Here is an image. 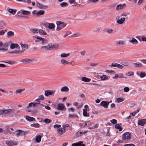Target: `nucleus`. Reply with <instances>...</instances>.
Wrapping results in <instances>:
<instances>
[{
    "label": "nucleus",
    "instance_id": "45",
    "mask_svg": "<svg viewBox=\"0 0 146 146\" xmlns=\"http://www.w3.org/2000/svg\"><path fill=\"white\" fill-rule=\"evenodd\" d=\"M60 5L62 7H67L68 6V4L65 2H62L60 3Z\"/></svg>",
    "mask_w": 146,
    "mask_h": 146
},
{
    "label": "nucleus",
    "instance_id": "54",
    "mask_svg": "<svg viewBox=\"0 0 146 146\" xmlns=\"http://www.w3.org/2000/svg\"><path fill=\"white\" fill-rule=\"evenodd\" d=\"M139 111V110H136V111H134V112H133V113H130V114H131L133 116H134L137 113H138Z\"/></svg>",
    "mask_w": 146,
    "mask_h": 146
},
{
    "label": "nucleus",
    "instance_id": "47",
    "mask_svg": "<svg viewBox=\"0 0 146 146\" xmlns=\"http://www.w3.org/2000/svg\"><path fill=\"white\" fill-rule=\"evenodd\" d=\"M43 121L46 124H48L50 122L51 120L48 119L46 118Z\"/></svg>",
    "mask_w": 146,
    "mask_h": 146
},
{
    "label": "nucleus",
    "instance_id": "13",
    "mask_svg": "<svg viewBox=\"0 0 146 146\" xmlns=\"http://www.w3.org/2000/svg\"><path fill=\"white\" fill-rule=\"evenodd\" d=\"M146 123V119H141L139 120L138 121V124L139 125L142 126H143Z\"/></svg>",
    "mask_w": 146,
    "mask_h": 146
},
{
    "label": "nucleus",
    "instance_id": "30",
    "mask_svg": "<svg viewBox=\"0 0 146 146\" xmlns=\"http://www.w3.org/2000/svg\"><path fill=\"white\" fill-rule=\"evenodd\" d=\"M61 63L64 65L68 64L70 62L65 60L64 59H62L60 60Z\"/></svg>",
    "mask_w": 146,
    "mask_h": 146
},
{
    "label": "nucleus",
    "instance_id": "53",
    "mask_svg": "<svg viewBox=\"0 0 146 146\" xmlns=\"http://www.w3.org/2000/svg\"><path fill=\"white\" fill-rule=\"evenodd\" d=\"M118 64H119L117 63H112L111 65V66L117 68L118 67Z\"/></svg>",
    "mask_w": 146,
    "mask_h": 146
},
{
    "label": "nucleus",
    "instance_id": "38",
    "mask_svg": "<svg viewBox=\"0 0 146 146\" xmlns=\"http://www.w3.org/2000/svg\"><path fill=\"white\" fill-rule=\"evenodd\" d=\"M70 55L69 53L66 54L65 53H63L61 54L60 55V56L62 58H64L69 56Z\"/></svg>",
    "mask_w": 146,
    "mask_h": 146
},
{
    "label": "nucleus",
    "instance_id": "32",
    "mask_svg": "<svg viewBox=\"0 0 146 146\" xmlns=\"http://www.w3.org/2000/svg\"><path fill=\"white\" fill-rule=\"evenodd\" d=\"M91 79L89 78L85 77H83L82 78V80L84 82H88L91 81Z\"/></svg>",
    "mask_w": 146,
    "mask_h": 146
},
{
    "label": "nucleus",
    "instance_id": "10",
    "mask_svg": "<svg viewBox=\"0 0 146 146\" xmlns=\"http://www.w3.org/2000/svg\"><path fill=\"white\" fill-rule=\"evenodd\" d=\"M37 7L40 9H46L48 8L47 5H45L41 3L37 2Z\"/></svg>",
    "mask_w": 146,
    "mask_h": 146
},
{
    "label": "nucleus",
    "instance_id": "57",
    "mask_svg": "<svg viewBox=\"0 0 146 146\" xmlns=\"http://www.w3.org/2000/svg\"><path fill=\"white\" fill-rule=\"evenodd\" d=\"M123 90L125 92H127L129 91V89L128 87H125L124 88Z\"/></svg>",
    "mask_w": 146,
    "mask_h": 146
},
{
    "label": "nucleus",
    "instance_id": "12",
    "mask_svg": "<svg viewBox=\"0 0 146 146\" xmlns=\"http://www.w3.org/2000/svg\"><path fill=\"white\" fill-rule=\"evenodd\" d=\"M116 44L117 45H123L125 44V41L122 40H119L115 42Z\"/></svg>",
    "mask_w": 146,
    "mask_h": 146
},
{
    "label": "nucleus",
    "instance_id": "23",
    "mask_svg": "<svg viewBox=\"0 0 146 146\" xmlns=\"http://www.w3.org/2000/svg\"><path fill=\"white\" fill-rule=\"evenodd\" d=\"M25 118L27 120L29 121H35V118L28 115L26 116Z\"/></svg>",
    "mask_w": 146,
    "mask_h": 146
},
{
    "label": "nucleus",
    "instance_id": "17",
    "mask_svg": "<svg viewBox=\"0 0 146 146\" xmlns=\"http://www.w3.org/2000/svg\"><path fill=\"white\" fill-rule=\"evenodd\" d=\"M83 130H80L77 132L74 135L75 138H77L81 136L83 134Z\"/></svg>",
    "mask_w": 146,
    "mask_h": 146
},
{
    "label": "nucleus",
    "instance_id": "48",
    "mask_svg": "<svg viewBox=\"0 0 146 146\" xmlns=\"http://www.w3.org/2000/svg\"><path fill=\"white\" fill-rule=\"evenodd\" d=\"M80 35V34L79 33H77L73 34L71 36L73 37H77Z\"/></svg>",
    "mask_w": 146,
    "mask_h": 146
},
{
    "label": "nucleus",
    "instance_id": "55",
    "mask_svg": "<svg viewBox=\"0 0 146 146\" xmlns=\"http://www.w3.org/2000/svg\"><path fill=\"white\" fill-rule=\"evenodd\" d=\"M3 46L6 48H7L9 46V44L8 43H5L4 44Z\"/></svg>",
    "mask_w": 146,
    "mask_h": 146
},
{
    "label": "nucleus",
    "instance_id": "19",
    "mask_svg": "<svg viewBox=\"0 0 146 146\" xmlns=\"http://www.w3.org/2000/svg\"><path fill=\"white\" fill-rule=\"evenodd\" d=\"M34 60V59L31 60L29 59L25 58L22 60V61L24 63H31Z\"/></svg>",
    "mask_w": 146,
    "mask_h": 146
},
{
    "label": "nucleus",
    "instance_id": "63",
    "mask_svg": "<svg viewBox=\"0 0 146 146\" xmlns=\"http://www.w3.org/2000/svg\"><path fill=\"white\" fill-rule=\"evenodd\" d=\"M8 50V48H6L4 47L0 48V50L6 51Z\"/></svg>",
    "mask_w": 146,
    "mask_h": 146
},
{
    "label": "nucleus",
    "instance_id": "20",
    "mask_svg": "<svg viewBox=\"0 0 146 146\" xmlns=\"http://www.w3.org/2000/svg\"><path fill=\"white\" fill-rule=\"evenodd\" d=\"M129 41L131 43L133 44H137L138 42V41L135 38H133L131 40H129Z\"/></svg>",
    "mask_w": 146,
    "mask_h": 146
},
{
    "label": "nucleus",
    "instance_id": "29",
    "mask_svg": "<svg viewBox=\"0 0 146 146\" xmlns=\"http://www.w3.org/2000/svg\"><path fill=\"white\" fill-rule=\"evenodd\" d=\"M55 27L54 24L53 23H49L48 25V28L50 29H54Z\"/></svg>",
    "mask_w": 146,
    "mask_h": 146
},
{
    "label": "nucleus",
    "instance_id": "8",
    "mask_svg": "<svg viewBox=\"0 0 146 146\" xmlns=\"http://www.w3.org/2000/svg\"><path fill=\"white\" fill-rule=\"evenodd\" d=\"M126 7V5L125 4H123V5L120 4L117 5L116 9L117 11L125 9Z\"/></svg>",
    "mask_w": 146,
    "mask_h": 146
},
{
    "label": "nucleus",
    "instance_id": "16",
    "mask_svg": "<svg viewBox=\"0 0 146 146\" xmlns=\"http://www.w3.org/2000/svg\"><path fill=\"white\" fill-rule=\"evenodd\" d=\"M50 50L57 49L59 47V45L57 44H50Z\"/></svg>",
    "mask_w": 146,
    "mask_h": 146
},
{
    "label": "nucleus",
    "instance_id": "5",
    "mask_svg": "<svg viewBox=\"0 0 146 146\" xmlns=\"http://www.w3.org/2000/svg\"><path fill=\"white\" fill-rule=\"evenodd\" d=\"M55 92L56 90H46L45 91L44 95L46 97L50 95L54 96Z\"/></svg>",
    "mask_w": 146,
    "mask_h": 146
},
{
    "label": "nucleus",
    "instance_id": "40",
    "mask_svg": "<svg viewBox=\"0 0 146 146\" xmlns=\"http://www.w3.org/2000/svg\"><path fill=\"white\" fill-rule=\"evenodd\" d=\"M22 13L23 15H27L30 14V12L29 11L23 10H22Z\"/></svg>",
    "mask_w": 146,
    "mask_h": 146
},
{
    "label": "nucleus",
    "instance_id": "41",
    "mask_svg": "<svg viewBox=\"0 0 146 146\" xmlns=\"http://www.w3.org/2000/svg\"><path fill=\"white\" fill-rule=\"evenodd\" d=\"M124 99L123 98H118L116 99V101L118 103L121 102L123 101Z\"/></svg>",
    "mask_w": 146,
    "mask_h": 146
},
{
    "label": "nucleus",
    "instance_id": "22",
    "mask_svg": "<svg viewBox=\"0 0 146 146\" xmlns=\"http://www.w3.org/2000/svg\"><path fill=\"white\" fill-rule=\"evenodd\" d=\"M64 105L62 103H59L57 105V109L59 110H63L64 107Z\"/></svg>",
    "mask_w": 146,
    "mask_h": 146
},
{
    "label": "nucleus",
    "instance_id": "56",
    "mask_svg": "<svg viewBox=\"0 0 146 146\" xmlns=\"http://www.w3.org/2000/svg\"><path fill=\"white\" fill-rule=\"evenodd\" d=\"M126 74L129 76H132L134 74V73L131 71H129L126 73Z\"/></svg>",
    "mask_w": 146,
    "mask_h": 146
},
{
    "label": "nucleus",
    "instance_id": "44",
    "mask_svg": "<svg viewBox=\"0 0 146 146\" xmlns=\"http://www.w3.org/2000/svg\"><path fill=\"white\" fill-rule=\"evenodd\" d=\"M14 51V53L16 54H19V53H23L25 51V50H15Z\"/></svg>",
    "mask_w": 146,
    "mask_h": 146
},
{
    "label": "nucleus",
    "instance_id": "15",
    "mask_svg": "<svg viewBox=\"0 0 146 146\" xmlns=\"http://www.w3.org/2000/svg\"><path fill=\"white\" fill-rule=\"evenodd\" d=\"M109 102L102 101L100 104V105L106 108L108 107Z\"/></svg>",
    "mask_w": 146,
    "mask_h": 146
},
{
    "label": "nucleus",
    "instance_id": "49",
    "mask_svg": "<svg viewBox=\"0 0 146 146\" xmlns=\"http://www.w3.org/2000/svg\"><path fill=\"white\" fill-rule=\"evenodd\" d=\"M77 116V115L76 114H69L68 115V116L70 118H73L74 117H76Z\"/></svg>",
    "mask_w": 146,
    "mask_h": 146
},
{
    "label": "nucleus",
    "instance_id": "61",
    "mask_svg": "<svg viewBox=\"0 0 146 146\" xmlns=\"http://www.w3.org/2000/svg\"><path fill=\"white\" fill-rule=\"evenodd\" d=\"M49 23L48 22H44L42 23V24L44 26L48 27V25Z\"/></svg>",
    "mask_w": 146,
    "mask_h": 146
},
{
    "label": "nucleus",
    "instance_id": "33",
    "mask_svg": "<svg viewBox=\"0 0 146 146\" xmlns=\"http://www.w3.org/2000/svg\"><path fill=\"white\" fill-rule=\"evenodd\" d=\"M19 46V45L17 44H12L10 46V48L12 49H13L15 48H17Z\"/></svg>",
    "mask_w": 146,
    "mask_h": 146
},
{
    "label": "nucleus",
    "instance_id": "43",
    "mask_svg": "<svg viewBox=\"0 0 146 146\" xmlns=\"http://www.w3.org/2000/svg\"><path fill=\"white\" fill-rule=\"evenodd\" d=\"M2 62H5L10 64H15V62L14 61L7 60L6 61H3Z\"/></svg>",
    "mask_w": 146,
    "mask_h": 146
},
{
    "label": "nucleus",
    "instance_id": "26",
    "mask_svg": "<svg viewBox=\"0 0 146 146\" xmlns=\"http://www.w3.org/2000/svg\"><path fill=\"white\" fill-rule=\"evenodd\" d=\"M69 90V88L66 86L62 87L61 89V91L62 92H68Z\"/></svg>",
    "mask_w": 146,
    "mask_h": 146
},
{
    "label": "nucleus",
    "instance_id": "25",
    "mask_svg": "<svg viewBox=\"0 0 146 146\" xmlns=\"http://www.w3.org/2000/svg\"><path fill=\"white\" fill-rule=\"evenodd\" d=\"M40 48L42 50H50V44H48L46 46H42V47H41Z\"/></svg>",
    "mask_w": 146,
    "mask_h": 146
},
{
    "label": "nucleus",
    "instance_id": "36",
    "mask_svg": "<svg viewBox=\"0 0 146 146\" xmlns=\"http://www.w3.org/2000/svg\"><path fill=\"white\" fill-rule=\"evenodd\" d=\"M115 128L119 129V131H121L122 130V128L121 126L118 124H116L115 125Z\"/></svg>",
    "mask_w": 146,
    "mask_h": 146
},
{
    "label": "nucleus",
    "instance_id": "52",
    "mask_svg": "<svg viewBox=\"0 0 146 146\" xmlns=\"http://www.w3.org/2000/svg\"><path fill=\"white\" fill-rule=\"evenodd\" d=\"M31 31L32 34H34L36 33V29H32Z\"/></svg>",
    "mask_w": 146,
    "mask_h": 146
},
{
    "label": "nucleus",
    "instance_id": "2",
    "mask_svg": "<svg viewBox=\"0 0 146 146\" xmlns=\"http://www.w3.org/2000/svg\"><path fill=\"white\" fill-rule=\"evenodd\" d=\"M56 24L57 25L56 30L57 31H60L63 28H64L66 25V24L64 22L60 21H56Z\"/></svg>",
    "mask_w": 146,
    "mask_h": 146
},
{
    "label": "nucleus",
    "instance_id": "51",
    "mask_svg": "<svg viewBox=\"0 0 146 146\" xmlns=\"http://www.w3.org/2000/svg\"><path fill=\"white\" fill-rule=\"evenodd\" d=\"M146 76V74L145 72H142L140 73V77L141 78H143Z\"/></svg>",
    "mask_w": 146,
    "mask_h": 146
},
{
    "label": "nucleus",
    "instance_id": "27",
    "mask_svg": "<svg viewBox=\"0 0 146 146\" xmlns=\"http://www.w3.org/2000/svg\"><path fill=\"white\" fill-rule=\"evenodd\" d=\"M100 78L101 80L104 81L108 80V79L110 78V77L106 75H104L102 76H100Z\"/></svg>",
    "mask_w": 146,
    "mask_h": 146
},
{
    "label": "nucleus",
    "instance_id": "58",
    "mask_svg": "<svg viewBox=\"0 0 146 146\" xmlns=\"http://www.w3.org/2000/svg\"><path fill=\"white\" fill-rule=\"evenodd\" d=\"M144 3V1L143 0H139L138 2V5H140L141 4L143 3Z\"/></svg>",
    "mask_w": 146,
    "mask_h": 146
},
{
    "label": "nucleus",
    "instance_id": "7",
    "mask_svg": "<svg viewBox=\"0 0 146 146\" xmlns=\"http://www.w3.org/2000/svg\"><path fill=\"white\" fill-rule=\"evenodd\" d=\"M58 133L59 135H61L64 134L66 131V129L63 128H58L57 129Z\"/></svg>",
    "mask_w": 146,
    "mask_h": 146
},
{
    "label": "nucleus",
    "instance_id": "21",
    "mask_svg": "<svg viewBox=\"0 0 146 146\" xmlns=\"http://www.w3.org/2000/svg\"><path fill=\"white\" fill-rule=\"evenodd\" d=\"M7 10L12 15H14L16 12L17 10L16 9H12L9 7L7 8Z\"/></svg>",
    "mask_w": 146,
    "mask_h": 146
},
{
    "label": "nucleus",
    "instance_id": "42",
    "mask_svg": "<svg viewBox=\"0 0 146 146\" xmlns=\"http://www.w3.org/2000/svg\"><path fill=\"white\" fill-rule=\"evenodd\" d=\"M25 90V89H18L16 90V94H21Z\"/></svg>",
    "mask_w": 146,
    "mask_h": 146
},
{
    "label": "nucleus",
    "instance_id": "6",
    "mask_svg": "<svg viewBox=\"0 0 146 146\" xmlns=\"http://www.w3.org/2000/svg\"><path fill=\"white\" fill-rule=\"evenodd\" d=\"M37 42H41L42 44H46L48 42L47 39L42 38L40 36H37Z\"/></svg>",
    "mask_w": 146,
    "mask_h": 146
},
{
    "label": "nucleus",
    "instance_id": "62",
    "mask_svg": "<svg viewBox=\"0 0 146 146\" xmlns=\"http://www.w3.org/2000/svg\"><path fill=\"white\" fill-rule=\"evenodd\" d=\"M61 126V125L59 124H55L54 125V127L55 128H60Z\"/></svg>",
    "mask_w": 146,
    "mask_h": 146
},
{
    "label": "nucleus",
    "instance_id": "37",
    "mask_svg": "<svg viewBox=\"0 0 146 146\" xmlns=\"http://www.w3.org/2000/svg\"><path fill=\"white\" fill-rule=\"evenodd\" d=\"M14 32L12 31H9L7 33V35L8 37H10L13 36L14 35Z\"/></svg>",
    "mask_w": 146,
    "mask_h": 146
},
{
    "label": "nucleus",
    "instance_id": "46",
    "mask_svg": "<svg viewBox=\"0 0 146 146\" xmlns=\"http://www.w3.org/2000/svg\"><path fill=\"white\" fill-rule=\"evenodd\" d=\"M79 126L81 128H83L87 126V123H80L79 124Z\"/></svg>",
    "mask_w": 146,
    "mask_h": 146
},
{
    "label": "nucleus",
    "instance_id": "60",
    "mask_svg": "<svg viewBox=\"0 0 146 146\" xmlns=\"http://www.w3.org/2000/svg\"><path fill=\"white\" fill-rule=\"evenodd\" d=\"M139 61H140L141 62H142L143 64H146V59H139Z\"/></svg>",
    "mask_w": 146,
    "mask_h": 146
},
{
    "label": "nucleus",
    "instance_id": "9",
    "mask_svg": "<svg viewBox=\"0 0 146 146\" xmlns=\"http://www.w3.org/2000/svg\"><path fill=\"white\" fill-rule=\"evenodd\" d=\"M15 135L17 137H19L20 135H24L26 133L24 131L21 130H18L16 131Z\"/></svg>",
    "mask_w": 146,
    "mask_h": 146
},
{
    "label": "nucleus",
    "instance_id": "28",
    "mask_svg": "<svg viewBox=\"0 0 146 146\" xmlns=\"http://www.w3.org/2000/svg\"><path fill=\"white\" fill-rule=\"evenodd\" d=\"M38 32L40 35H46L47 34V33L44 31L42 29H39Z\"/></svg>",
    "mask_w": 146,
    "mask_h": 146
},
{
    "label": "nucleus",
    "instance_id": "59",
    "mask_svg": "<svg viewBox=\"0 0 146 146\" xmlns=\"http://www.w3.org/2000/svg\"><path fill=\"white\" fill-rule=\"evenodd\" d=\"M110 121L113 124H115L117 122V120L115 119H113Z\"/></svg>",
    "mask_w": 146,
    "mask_h": 146
},
{
    "label": "nucleus",
    "instance_id": "35",
    "mask_svg": "<svg viewBox=\"0 0 146 146\" xmlns=\"http://www.w3.org/2000/svg\"><path fill=\"white\" fill-rule=\"evenodd\" d=\"M87 110L86 109H84L83 110V114L84 116L89 117V114H88L86 112Z\"/></svg>",
    "mask_w": 146,
    "mask_h": 146
},
{
    "label": "nucleus",
    "instance_id": "18",
    "mask_svg": "<svg viewBox=\"0 0 146 146\" xmlns=\"http://www.w3.org/2000/svg\"><path fill=\"white\" fill-rule=\"evenodd\" d=\"M82 141H79L72 144V146H86L84 144L82 143Z\"/></svg>",
    "mask_w": 146,
    "mask_h": 146
},
{
    "label": "nucleus",
    "instance_id": "39",
    "mask_svg": "<svg viewBox=\"0 0 146 146\" xmlns=\"http://www.w3.org/2000/svg\"><path fill=\"white\" fill-rule=\"evenodd\" d=\"M43 136V134H42L41 135H37V143H39L41 140L42 137Z\"/></svg>",
    "mask_w": 146,
    "mask_h": 146
},
{
    "label": "nucleus",
    "instance_id": "14",
    "mask_svg": "<svg viewBox=\"0 0 146 146\" xmlns=\"http://www.w3.org/2000/svg\"><path fill=\"white\" fill-rule=\"evenodd\" d=\"M125 20V18L124 17H121L120 19L117 20V23L119 24H122Z\"/></svg>",
    "mask_w": 146,
    "mask_h": 146
},
{
    "label": "nucleus",
    "instance_id": "31",
    "mask_svg": "<svg viewBox=\"0 0 146 146\" xmlns=\"http://www.w3.org/2000/svg\"><path fill=\"white\" fill-rule=\"evenodd\" d=\"M20 45L22 49V50H25V49H27L29 48V46L27 44L20 43Z\"/></svg>",
    "mask_w": 146,
    "mask_h": 146
},
{
    "label": "nucleus",
    "instance_id": "34",
    "mask_svg": "<svg viewBox=\"0 0 146 146\" xmlns=\"http://www.w3.org/2000/svg\"><path fill=\"white\" fill-rule=\"evenodd\" d=\"M45 11L42 10H40L37 12V16H40L44 14Z\"/></svg>",
    "mask_w": 146,
    "mask_h": 146
},
{
    "label": "nucleus",
    "instance_id": "64",
    "mask_svg": "<svg viewBox=\"0 0 146 146\" xmlns=\"http://www.w3.org/2000/svg\"><path fill=\"white\" fill-rule=\"evenodd\" d=\"M124 146H135L133 144H128L124 145Z\"/></svg>",
    "mask_w": 146,
    "mask_h": 146
},
{
    "label": "nucleus",
    "instance_id": "3",
    "mask_svg": "<svg viewBox=\"0 0 146 146\" xmlns=\"http://www.w3.org/2000/svg\"><path fill=\"white\" fill-rule=\"evenodd\" d=\"M15 111L14 109H8L1 110L0 111V115H4L13 113Z\"/></svg>",
    "mask_w": 146,
    "mask_h": 146
},
{
    "label": "nucleus",
    "instance_id": "1",
    "mask_svg": "<svg viewBox=\"0 0 146 146\" xmlns=\"http://www.w3.org/2000/svg\"><path fill=\"white\" fill-rule=\"evenodd\" d=\"M131 133L129 132L124 133L122 135V139L121 140H119L118 143H128L131 140Z\"/></svg>",
    "mask_w": 146,
    "mask_h": 146
},
{
    "label": "nucleus",
    "instance_id": "11",
    "mask_svg": "<svg viewBox=\"0 0 146 146\" xmlns=\"http://www.w3.org/2000/svg\"><path fill=\"white\" fill-rule=\"evenodd\" d=\"M36 106V102H30L29 103L28 106L26 107L27 108H34Z\"/></svg>",
    "mask_w": 146,
    "mask_h": 146
},
{
    "label": "nucleus",
    "instance_id": "50",
    "mask_svg": "<svg viewBox=\"0 0 146 146\" xmlns=\"http://www.w3.org/2000/svg\"><path fill=\"white\" fill-rule=\"evenodd\" d=\"M113 31V30L111 29H107L106 30V31L107 33L109 34L111 33Z\"/></svg>",
    "mask_w": 146,
    "mask_h": 146
},
{
    "label": "nucleus",
    "instance_id": "24",
    "mask_svg": "<svg viewBox=\"0 0 146 146\" xmlns=\"http://www.w3.org/2000/svg\"><path fill=\"white\" fill-rule=\"evenodd\" d=\"M134 66L136 68L142 67L143 65L140 62L135 63H133Z\"/></svg>",
    "mask_w": 146,
    "mask_h": 146
},
{
    "label": "nucleus",
    "instance_id": "4",
    "mask_svg": "<svg viewBox=\"0 0 146 146\" xmlns=\"http://www.w3.org/2000/svg\"><path fill=\"white\" fill-rule=\"evenodd\" d=\"M44 99V97L43 95H40L38 96V98H37V106H39L38 105L42 106H44V105L42 104H41L39 103L41 101H43Z\"/></svg>",
    "mask_w": 146,
    "mask_h": 146
}]
</instances>
